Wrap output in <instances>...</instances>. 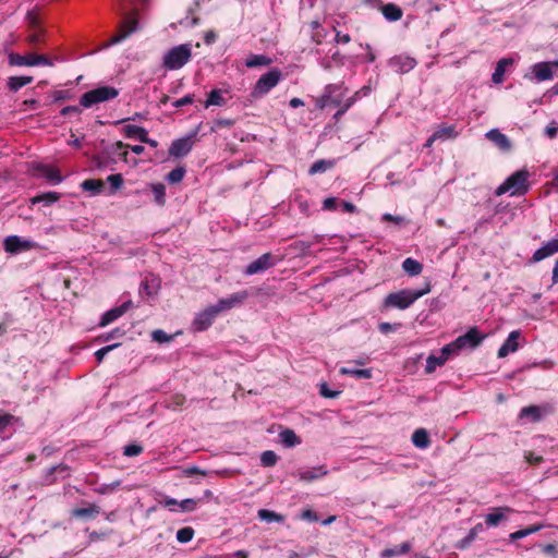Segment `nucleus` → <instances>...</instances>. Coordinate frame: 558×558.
I'll use <instances>...</instances> for the list:
<instances>
[{"mask_svg":"<svg viewBox=\"0 0 558 558\" xmlns=\"http://www.w3.org/2000/svg\"><path fill=\"white\" fill-rule=\"evenodd\" d=\"M429 291L430 284L426 283V286L420 290L403 289L393 293H389L384 300V305L385 307L405 310L410 307L416 300L429 293Z\"/></svg>","mask_w":558,"mask_h":558,"instance_id":"1","label":"nucleus"},{"mask_svg":"<svg viewBox=\"0 0 558 558\" xmlns=\"http://www.w3.org/2000/svg\"><path fill=\"white\" fill-rule=\"evenodd\" d=\"M529 172L525 169L515 171L508 177L495 191L497 196L509 194L510 196L524 195L530 187L529 184Z\"/></svg>","mask_w":558,"mask_h":558,"instance_id":"2","label":"nucleus"},{"mask_svg":"<svg viewBox=\"0 0 558 558\" xmlns=\"http://www.w3.org/2000/svg\"><path fill=\"white\" fill-rule=\"evenodd\" d=\"M119 95V90L112 86H100L92 89L81 97V106L90 108L94 105L114 99Z\"/></svg>","mask_w":558,"mask_h":558,"instance_id":"3","label":"nucleus"},{"mask_svg":"<svg viewBox=\"0 0 558 558\" xmlns=\"http://www.w3.org/2000/svg\"><path fill=\"white\" fill-rule=\"evenodd\" d=\"M192 50L189 44L173 47L163 56V65L169 70L181 69L191 59Z\"/></svg>","mask_w":558,"mask_h":558,"instance_id":"4","label":"nucleus"},{"mask_svg":"<svg viewBox=\"0 0 558 558\" xmlns=\"http://www.w3.org/2000/svg\"><path fill=\"white\" fill-rule=\"evenodd\" d=\"M281 76V72L278 69H272L269 72L263 74L256 82L252 95L255 98H258L268 94L274 87L278 85Z\"/></svg>","mask_w":558,"mask_h":558,"instance_id":"5","label":"nucleus"},{"mask_svg":"<svg viewBox=\"0 0 558 558\" xmlns=\"http://www.w3.org/2000/svg\"><path fill=\"white\" fill-rule=\"evenodd\" d=\"M344 92H347V89H343L342 85H327L324 95L316 100L317 108L324 109L329 105H335L336 107H340V109H342L344 101L341 97Z\"/></svg>","mask_w":558,"mask_h":558,"instance_id":"6","label":"nucleus"},{"mask_svg":"<svg viewBox=\"0 0 558 558\" xmlns=\"http://www.w3.org/2000/svg\"><path fill=\"white\" fill-rule=\"evenodd\" d=\"M37 247L36 242L19 235H9L3 240V250L9 254H19Z\"/></svg>","mask_w":558,"mask_h":558,"instance_id":"7","label":"nucleus"},{"mask_svg":"<svg viewBox=\"0 0 558 558\" xmlns=\"http://www.w3.org/2000/svg\"><path fill=\"white\" fill-rule=\"evenodd\" d=\"M217 316L218 314L216 313L211 305L199 311L198 313L195 314L194 319L191 324L192 331L201 332L208 329L213 325Z\"/></svg>","mask_w":558,"mask_h":558,"instance_id":"8","label":"nucleus"},{"mask_svg":"<svg viewBox=\"0 0 558 558\" xmlns=\"http://www.w3.org/2000/svg\"><path fill=\"white\" fill-rule=\"evenodd\" d=\"M248 296L247 291H239L227 298L220 299L216 304L211 305L219 315L222 312L232 310L241 305Z\"/></svg>","mask_w":558,"mask_h":558,"instance_id":"9","label":"nucleus"},{"mask_svg":"<svg viewBox=\"0 0 558 558\" xmlns=\"http://www.w3.org/2000/svg\"><path fill=\"white\" fill-rule=\"evenodd\" d=\"M553 62H538L531 66V74H525V78L535 82L549 81L554 77Z\"/></svg>","mask_w":558,"mask_h":558,"instance_id":"10","label":"nucleus"},{"mask_svg":"<svg viewBox=\"0 0 558 558\" xmlns=\"http://www.w3.org/2000/svg\"><path fill=\"white\" fill-rule=\"evenodd\" d=\"M138 28V23L136 15L134 13L128 15L123 23L120 26V31L118 34L111 37L109 45L119 44L123 39H125L128 36L133 34Z\"/></svg>","mask_w":558,"mask_h":558,"instance_id":"11","label":"nucleus"},{"mask_svg":"<svg viewBox=\"0 0 558 558\" xmlns=\"http://www.w3.org/2000/svg\"><path fill=\"white\" fill-rule=\"evenodd\" d=\"M275 264H276L275 257L270 253H265L262 256H259L257 259L250 263L246 266L244 274L246 276H253L255 274L263 272V271L269 269L270 267L275 266Z\"/></svg>","mask_w":558,"mask_h":558,"instance_id":"12","label":"nucleus"},{"mask_svg":"<svg viewBox=\"0 0 558 558\" xmlns=\"http://www.w3.org/2000/svg\"><path fill=\"white\" fill-rule=\"evenodd\" d=\"M231 98L230 88H214L208 94L207 99L204 102L205 108H209L211 106L222 107L228 100Z\"/></svg>","mask_w":558,"mask_h":558,"instance_id":"13","label":"nucleus"},{"mask_svg":"<svg viewBox=\"0 0 558 558\" xmlns=\"http://www.w3.org/2000/svg\"><path fill=\"white\" fill-rule=\"evenodd\" d=\"M512 512H514V510L509 507L493 508L492 511L485 515V523L489 527H495L502 521L508 520L509 514Z\"/></svg>","mask_w":558,"mask_h":558,"instance_id":"14","label":"nucleus"},{"mask_svg":"<svg viewBox=\"0 0 558 558\" xmlns=\"http://www.w3.org/2000/svg\"><path fill=\"white\" fill-rule=\"evenodd\" d=\"M484 339L476 328H471L465 335H462L456 339L457 344L463 349H474Z\"/></svg>","mask_w":558,"mask_h":558,"instance_id":"15","label":"nucleus"},{"mask_svg":"<svg viewBox=\"0 0 558 558\" xmlns=\"http://www.w3.org/2000/svg\"><path fill=\"white\" fill-rule=\"evenodd\" d=\"M521 333L519 330H513L509 333L506 341L498 350V357L504 359L508 356L510 353L515 352L519 349V339Z\"/></svg>","mask_w":558,"mask_h":558,"instance_id":"16","label":"nucleus"},{"mask_svg":"<svg viewBox=\"0 0 558 558\" xmlns=\"http://www.w3.org/2000/svg\"><path fill=\"white\" fill-rule=\"evenodd\" d=\"M558 253V236L546 242L542 247L533 254V262L538 263L554 254Z\"/></svg>","mask_w":558,"mask_h":558,"instance_id":"17","label":"nucleus"},{"mask_svg":"<svg viewBox=\"0 0 558 558\" xmlns=\"http://www.w3.org/2000/svg\"><path fill=\"white\" fill-rule=\"evenodd\" d=\"M131 306H132V301H126L123 304H121L120 306H117L114 308H111V310L107 311L101 316L99 325L101 327H105L108 324L114 322L116 319L121 317Z\"/></svg>","mask_w":558,"mask_h":558,"instance_id":"18","label":"nucleus"},{"mask_svg":"<svg viewBox=\"0 0 558 558\" xmlns=\"http://www.w3.org/2000/svg\"><path fill=\"white\" fill-rule=\"evenodd\" d=\"M192 144L191 137L179 138L171 144L169 154L173 157H183L191 151Z\"/></svg>","mask_w":558,"mask_h":558,"instance_id":"19","label":"nucleus"},{"mask_svg":"<svg viewBox=\"0 0 558 558\" xmlns=\"http://www.w3.org/2000/svg\"><path fill=\"white\" fill-rule=\"evenodd\" d=\"M380 11L384 17L389 22H397L403 15L401 8L395 3H387L381 5Z\"/></svg>","mask_w":558,"mask_h":558,"instance_id":"20","label":"nucleus"},{"mask_svg":"<svg viewBox=\"0 0 558 558\" xmlns=\"http://www.w3.org/2000/svg\"><path fill=\"white\" fill-rule=\"evenodd\" d=\"M486 137L494 142L499 148L508 150L511 147L508 137L502 134L499 130L493 129L486 133Z\"/></svg>","mask_w":558,"mask_h":558,"instance_id":"21","label":"nucleus"},{"mask_svg":"<svg viewBox=\"0 0 558 558\" xmlns=\"http://www.w3.org/2000/svg\"><path fill=\"white\" fill-rule=\"evenodd\" d=\"M514 63L512 58H502L497 62L495 71L492 75V80L496 84H500L504 81L505 72L507 66Z\"/></svg>","mask_w":558,"mask_h":558,"instance_id":"22","label":"nucleus"},{"mask_svg":"<svg viewBox=\"0 0 558 558\" xmlns=\"http://www.w3.org/2000/svg\"><path fill=\"white\" fill-rule=\"evenodd\" d=\"M328 474V471L324 466L313 468L300 471L298 476L300 481L311 482L320 478Z\"/></svg>","mask_w":558,"mask_h":558,"instance_id":"23","label":"nucleus"},{"mask_svg":"<svg viewBox=\"0 0 558 558\" xmlns=\"http://www.w3.org/2000/svg\"><path fill=\"white\" fill-rule=\"evenodd\" d=\"M38 169L39 174L46 178L52 184H59L63 181V177L61 175L60 171L54 167L40 166Z\"/></svg>","mask_w":558,"mask_h":558,"instance_id":"24","label":"nucleus"},{"mask_svg":"<svg viewBox=\"0 0 558 558\" xmlns=\"http://www.w3.org/2000/svg\"><path fill=\"white\" fill-rule=\"evenodd\" d=\"M123 133L129 138H137L141 142H148V133L145 129L141 126L133 124L125 125L123 129Z\"/></svg>","mask_w":558,"mask_h":558,"instance_id":"25","label":"nucleus"},{"mask_svg":"<svg viewBox=\"0 0 558 558\" xmlns=\"http://www.w3.org/2000/svg\"><path fill=\"white\" fill-rule=\"evenodd\" d=\"M412 442L420 449H426L430 445L429 435L426 429L418 428L412 434Z\"/></svg>","mask_w":558,"mask_h":558,"instance_id":"26","label":"nucleus"},{"mask_svg":"<svg viewBox=\"0 0 558 558\" xmlns=\"http://www.w3.org/2000/svg\"><path fill=\"white\" fill-rule=\"evenodd\" d=\"M458 136V132L453 125H440L434 132V138L437 141L453 140Z\"/></svg>","mask_w":558,"mask_h":558,"instance_id":"27","label":"nucleus"},{"mask_svg":"<svg viewBox=\"0 0 558 558\" xmlns=\"http://www.w3.org/2000/svg\"><path fill=\"white\" fill-rule=\"evenodd\" d=\"M280 442L287 447L292 448L301 444L300 437L292 429H284L279 434Z\"/></svg>","mask_w":558,"mask_h":558,"instance_id":"28","label":"nucleus"},{"mask_svg":"<svg viewBox=\"0 0 558 558\" xmlns=\"http://www.w3.org/2000/svg\"><path fill=\"white\" fill-rule=\"evenodd\" d=\"M542 417V409L536 405L525 407L520 411V420H529L530 422H537Z\"/></svg>","mask_w":558,"mask_h":558,"instance_id":"29","label":"nucleus"},{"mask_svg":"<svg viewBox=\"0 0 558 558\" xmlns=\"http://www.w3.org/2000/svg\"><path fill=\"white\" fill-rule=\"evenodd\" d=\"M9 62L11 65L16 66H34V57L33 54L21 56L19 53H11Z\"/></svg>","mask_w":558,"mask_h":558,"instance_id":"30","label":"nucleus"},{"mask_svg":"<svg viewBox=\"0 0 558 558\" xmlns=\"http://www.w3.org/2000/svg\"><path fill=\"white\" fill-rule=\"evenodd\" d=\"M402 268L410 276H417L423 270L422 264L411 257L403 260Z\"/></svg>","mask_w":558,"mask_h":558,"instance_id":"31","label":"nucleus"},{"mask_svg":"<svg viewBox=\"0 0 558 558\" xmlns=\"http://www.w3.org/2000/svg\"><path fill=\"white\" fill-rule=\"evenodd\" d=\"M411 546L408 542L392 548H386L380 553L381 558H393L402 554H407Z\"/></svg>","mask_w":558,"mask_h":558,"instance_id":"32","label":"nucleus"},{"mask_svg":"<svg viewBox=\"0 0 558 558\" xmlns=\"http://www.w3.org/2000/svg\"><path fill=\"white\" fill-rule=\"evenodd\" d=\"M369 92H371V88L367 86H364L359 92H356L354 94V96L345 99L342 109H339L336 117L343 114L361 96H366L369 94Z\"/></svg>","mask_w":558,"mask_h":558,"instance_id":"33","label":"nucleus"},{"mask_svg":"<svg viewBox=\"0 0 558 558\" xmlns=\"http://www.w3.org/2000/svg\"><path fill=\"white\" fill-rule=\"evenodd\" d=\"M446 362H447V360L440 354L439 355H433V354L429 355L426 360L425 373L426 374L434 373L437 367L442 366Z\"/></svg>","mask_w":558,"mask_h":558,"instance_id":"34","label":"nucleus"},{"mask_svg":"<svg viewBox=\"0 0 558 558\" xmlns=\"http://www.w3.org/2000/svg\"><path fill=\"white\" fill-rule=\"evenodd\" d=\"M339 372L342 375H350L355 378L368 379L372 377V369L369 368L357 369L350 367H341Z\"/></svg>","mask_w":558,"mask_h":558,"instance_id":"35","label":"nucleus"},{"mask_svg":"<svg viewBox=\"0 0 558 558\" xmlns=\"http://www.w3.org/2000/svg\"><path fill=\"white\" fill-rule=\"evenodd\" d=\"M71 513L75 518H92L99 513V507L96 505H89L86 508L73 509Z\"/></svg>","mask_w":558,"mask_h":558,"instance_id":"36","label":"nucleus"},{"mask_svg":"<svg viewBox=\"0 0 558 558\" xmlns=\"http://www.w3.org/2000/svg\"><path fill=\"white\" fill-rule=\"evenodd\" d=\"M391 62L393 65H398L401 72H409L416 64L415 60L410 57H398L395 58Z\"/></svg>","mask_w":558,"mask_h":558,"instance_id":"37","label":"nucleus"},{"mask_svg":"<svg viewBox=\"0 0 558 558\" xmlns=\"http://www.w3.org/2000/svg\"><path fill=\"white\" fill-rule=\"evenodd\" d=\"M150 189L156 204L162 206L166 203V186L161 183H153Z\"/></svg>","mask_w":558,"mask_h":558,"instance_id":"38","label":"nucleus"},{"mask_svg":"<svg viewBox=\"0 0 558 558\" xmlns=\"http://www.w3.org/2000/svg\"><path fill=\"white\" fill-rule=\"evenodd\" d=\"M33 77L32 76H12L8 81V86L11 90H19L23 86L32 83Z\"/></svg>","mask_w":558,"mask_h":558,"instance_id":"39","label":"nucleus"},{"mask_svg":"<svg viewBox=\"0 0 558 558\" xmlns=\"http://www.w3.org/2000/svg\"><path fill=\"white\" fill-rule=\"evenodd\" d=\"M82 189L93 194H99L102 191L104 183L100 180L89 179L85 180L81 184Z\"/></svg>","mask_w":558,"mask_h":558,"instance_id":"40","label":"nucleus"},{"mask_svg":"<svg viewBox=\"0 0 558 558\" xmlns=\"http://www.w3.org/2000/svg\"><path fill=\"white\" fill-rule=\"evenodd\" d=\"M271 63V59L264 54H253L246 61L245 65L247 68H256L262 65H268Z\"/></svg>","mask_w":558,"mask_h":558,"instance_id":"41","label":"nucleus"},{"mask_svg":"<svg viewBox=\"0 0 558 558\" xmlns=\"http://www.w3.org/2000/svg\"><path fill=\"white\" fill-rule=\"evenodd\" d=\"M484 527H483V524L482 523H477L475 524L471 530L470 532L468 533V535L465 536L464 539L461 541V544L459 545L460 548H465L469 544H471L475 538L476 536L483 532Z\"/></svg>","mask_w":558,"mask_h":558,"instance_id":"42","label":"nucleus"},{"mask_svg":"<svg viewBox=\"0 0 558 558\" xmlns=\"http://www.w3.org/2000/svg\"><path fill=\"white\" fill-rule=\"evenodd\" d=\"M59 198H60V196L57 192H48V193H44L41 195L35 196L34 198H32V203L33 204L44 203L46 205H51V204L58 202Z\"/></svg>","mask_w":558,"mask_h":558,"instance_id":"43","label":"nucleus"},{"mask_svg":"<svg viewBox=\"0 0 558 558\" xmlns=\"http://www.w3.org/2000/svg\"><path fill=\"white\" fill-rule=\"evenodd\" d=\"M258 518L266 522H282L283 517L275 511L267 510V509H260L258 511Z\"/></svg>","mask_w":558,"mask_h":558,"instance_id":"44","label":"nucleus"},{"mask_svg":"<svg viewBox=\"0 0 558 558\" xmlns=\"http://www.w3.org/2000/svg\"><path fill=\"white\" fill-rule=\"evenodd\" d=\"M462 349L457 344V341H452L440 350V355H442L447 361L451 355H457Z\"/></svg>","mask_w":558,"mask_h":558,"instance_id":"45","label":"nucleus"},{"mask_svg":"<svg viewBox=\"0 0 558 558\" xmlns=\"http://www.w3.org/2000/svg\"><path fill=\"white\" fill-rule=\"evenodd\" d=\"M462 349L457 344V341H452L440 350V355H442L447 361L451 355H457Z\"/></svg>","mask_w":558,"mask_h":558,"instance_id":"46","label":"nucleus"},{"mask_svg":"<svg viewBox=\"0 0 558 558\" xmlns=\"http://www.w3.org/2000/svg\"><path fill=\"white\" fill-rule=\"evenodd\" d=\"M333 166V162L330 160H317L315 161L310 169L311 174H316L320 172H325L327 169L331 168Z\"/></svg>","mask_w":558,"mask_h":558,"instance_id":"47","label":"nucleus"},{"mask_svg":"<svg viewBox=\"0 0 558 558\" xmlns=\"http://www.w3.org/2000/svg\"><path fill=\"white\" fill-rule=\"evenodd\" d=\"M14 416L0 412V436L5 437L8 428L12 425Z\"/></svg>","mask_w":558,"mask_h":558,"instance_id":"48","label":"nucleus"},{"mask_svg":"<svg viewBox=\"0 0 558 558\" xmlns=\"http://www.w3.org/2000/svg\"><path fill=\"white\" fill-rule=\"evenodd\" d=\"M278 456L275 451L267 450L260 454V463L264 466H272L277 463Z\"/></svg>","mask_w":558,"mask_h":558,"instance_id":"49","label":"nucleus"},{"mask_svg":"<svg viewBox=\"0 0 558 558\" xmlns=\"http://www.w3.org/2000/svg\"><path fill=\"white\" fill-rule=\"evenodd\" d=\"M193 536H194V530L190 526L180 529L177 532V539H178V542H180L182 544H185V543H189L190 541H192Z\"/></svg>","mask_w":558,"mask_h":558,"instance_id":"50","label":"nucleus"},{"mask_svg":"<svg viewBox=\"0 0 558 558\" xmlns=\"http://www.w3.org/2000/svg\"><path fill=\"white\" fill-rule=\"evenodd\" d=\"M184 174H185V169L182 168V167H178L173 170H171L168 175H167V180L170 182V183H179L183 180L184 178Z\"/></svg>","mask_w":558,"mask_h":558,"instance_id":"51","label":"nucleus"},{"mask_svg":"<svg viewBox=\"0 0 558 558\" xmlns=\"http://www.w3.org/2000/svg\"><path fill=\"white\" fill-rule=\"evenodd\" d=\"M151 339L159 343H166V342H170L171 340H173V336L168 335L167 332H165L161 329H156L151 332Z\"/></svg>","mask_w":558,"mask_h":558,"instance_id":"52","label":"nucleus"},{"mask_svg":"<svg viewBox=\"0 0 558 558\" xmlns=\"http://www.w3.org/2000/svg\"><path fill=\"white\" fill-rule=\"evenodd\" d=\"M107 181L110 183L111 193L117 192L123 185V178L120 173L109 175Z\"/></svg>","mask_w":558,"mask_h":558,"instance_id":"53","label":"nucleus"},{"mask_svg":"<svg viewBox=\"0 0 558 558\" xmlns=\"http://www.w3.org/2000/svg\"><path fill=\"white\" fill-rule=\"evenodd\" d=\"M143 448L140 445L131 444L123 448V454L126 457H135L142 453Z\"/></svg>","mask_w":558,"mask_h":558,"instance_id":"54","label":"nucleus"},{"mask_svg":"<svg viewBox=\"0 0 558 558\" xmlns=\"http://www.w3.org/2000/svg\"><path fill=\"white\" fill-rule=\"evenodd\" d=\"M198 501L196 499L187 498L182 500L179 506L182 509V511H193L195 510Z\"/></svg>","mask_w":558,"mask_h":558,"instance_id":"55","label":"nucleus"},{"mask_svg":"<svg viewBox=\"0 0 558 558\" xmlns=\"http://www.w3.org/2000/svg\"><path fill=\"white\" fill-rule=\"evenodd\" d=\"M119 344L118 343H114V344H111V345H106L99 350H97L95 352V356L97 359V361L100 363L105 356L111 351L113 350L114 348H117Z\"/></svg>","mask_w":558,"mask_h":558,"instance_id":"56","label":"nucleus"},{"mask_svg":"<svg viewBox=\"0 0 558 558\" xmlns=\"http://www.w3.org/2000/svg\"><path fill=\"white\" fill-rule=\"evenodd\" d=\"M319 392L325 398H336L339 395V391L330 390L327 384H322Z\"/></svg>","mask_w":558,"mask_h":558,"instance_id":"57","label":"nucleus"},{"mask_svg":"<svg viewBox=\"0 0 558 558\" xmlns=\"http://www.w3.org/2000/svg\"><path fill=\"white\" fill-rule=\"evenodd\" d=\"M34 57V66L36 65H48V66H51L52 65V62L46 58L45 56H41V54H33Z\"/></svg>","mask_w":558,"mask_h":558,"instance_id":"58","label":"nucleus"},{"mask_svg":"<svg viewBox=\"0 0 558 558\" xmlns=\"http://www.w3.org/2000/svg\"><path fill=\"white\" fill-rule=\"evenodd\" d=\"M193 101H194L193 96L192 95H186V96L175 100L173 102V106L175 108H179V107H183V106H186V105H191Z\"/></svg>","mask_w":558,"mask_h":558,"instance_id":"59","label":"nucleus"},{"mask_svg":"<svg viewBox=\"0 0 558 558\" xmlns=\"http://www.w3.org/2000/svg\"><path fill=\"white\" fill-rule=\"evenodd\" d=\"M338 201L335 197H328L323 203V208L325 210H335L337 208Z\"/></svg>","mask_w":558,"mask_h":558,"instance_id":"60","label":"nucleus"},{"mask_svg":"<svg viewBox=\"0 0 558 558\" xmlns=\"http://www.w3.org/2000/svg\"><path fill=\"white\" fill-rule=\"evenodd\" d=\"M300 519L314 522L317 521L318 518L313 510L306 509L300 514Z\"/></svg>","mask_w":558,"mask_h":558,"instance_id":"61","label":"nucleus"},{"mask_svg":"<svg viewBox=\"0 0 558 558\" xmlns=\"http://www.w3.org/2000/svg\"><path fill=\"white\" fill-rule=\"evenodd\" d=\"M383 220L385 221H391L396 225H401L404 222V218L401 217V216H393L391 214H384L383 217H381Z\"/></svg>","mask_w":558,"mask_h":558,"instance_id":"62","label":"nucleus"},{"mask_svg":"<svg viewBox=\"0 0 558 558\" xmlns=\"http://www.w3.org/2000/svg\"><path fill=\"white\" fill-rule=\"evenodd\" d=\"M526 536H529V532H526V529H522V530L510 533L509 538L511 541H518V539H521Z\"/></svg>","mask_w":558,"mask_h":558,"instance_id":"63","label":"nucleus"},{"mask_svg":"<svg viewBox=\"0 0 558 558\" xmlns=\"http://www.w3.org/2000/svg\"><path fill=\"white\" fill-rule=\"evenodd\" d=\"M557 132H558V126L556 125V123H550L549 125H547L545 128V135L549 138H553L557 135Z\"/></svg>","mask_w":558,"mask_h":558,"instance_id":"64","label":"nucleus"}]
</instances>
